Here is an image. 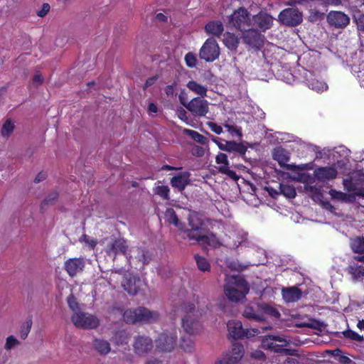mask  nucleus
Wrapping results in <instances>:
<instances>
[{"mask_svg":"<svg viewBox=\"0 0 364 364\" xmlns=\"http://www.w3.org/2000/svg\"><path fill=\"white\" fill-rule=\"evenodd\" d=\"M224 292L232 301H238L244 299L249 292L246 281L240 276H230L225 279Z\"/></svg>","mask_w":364,"mask_h":364,"instance_id":"nucleus-1","label":"nucleus"},{"mask_svg":"<svg viewBox=\"0 0 364 364\" xmlns=\"http://www.w3.org/2000/svg\"><path fill=\"white\" fill-rule=\"evenodd\" d=\"M123 316L124 321L127 323H151L156 321L159 316L156 311H151L144 307L127 310Z\"/></svg>","mask_w":364,"mask_h":364,"instance_id":"nucleus-2","label":"nucleus"},{"mask_svg":"<svg viewBox=\"0 0 364 364\" xmlns=\"http://www.w3.org/2000/svg\"><path fill=\"white\" fill-rule=\"evenodd\" d=\"M252 25V21L250 18L247 11L243 8H240L228 16L226 26L228 28H235L241 32L250 29Z\"/></svg>","mask_w":364,"mask_h":364,"instance_id":"nucleus-3","label":"nucleus"},{"mask_svg":"<svg viewBox=\"0 0 364 364\" xmlns=\"http://www.w3.org/2000/svg\"><path fill=\"white\" fill-rule=\"evenodd\" d=\"M364 173L360 171H353L348 175L343 181L344 188L355 195L364 197Z\"/></svg>","mask_w":364,"mask_h":364,"instance_id":"nucleus-4","label":"nucleus"},{"mask_svg":"<svg viewBox=\"0 0 364 364\" xmlns=\"http://www.w3.org/2000/svg\"><path fill=\"white\" fill-rule=\"evenodd\" d=\"M291 341L285 336H268L262 340V347L277 353L287 354L289 351L284 347L289 346Z\"/></svg>","mask_w":364,"mask_h":364,"instance_id":"nucleus-5","label":"nucleus"},{"mask_svg":"<svg viewBox=\"0 0 364 364\" xmlns=\"http://www.w3.org/2000/svg\"><path fill=\"white\" fill-rule=\"evenodd\" d=\"M220 53V47L216 40L210 38L205 41L200 48L199 57L206 62H213L218 58Z\"/></svg>","mask_w":364,"mask_h":364,"instance_id":"nucleus-6","label":"nucleus"},{"mask_svg":"<svg viewBox=\"0 0 364 364\" xmlns=\"http://www.w3.org/2000/svg\"><path fill=\"white\" fill-rule=\"evenodd\" d=\"M180 100L183 105L195 116L205 117L209 112V103L203 97H194L187 103L182 97H180Z\"/></svg>","mask_w":364,"mask_h":364,"instance_id":"nucleus-7","label":"nucleus"},{"mask_svg":"<svg viewBox=\"0 0 364 364\" xmlns=\"http://www.w3.org/2000/svg\"><path fill=\"white\" fill-rule=\"evenodd\" d=\"M279 21L287 26H296L303 21L302 13L296 8H287L282 10L279 16Z\"/></svg>","mask_w":364,"mask_h":364,"instance_id":"nucleus-8","label":"nucleus"},{"mask_svg":"<svg viewBox=\"0 0 364 364\" xmlns=\"http://www.w3.org/2000/svg\"><path fill=\"white\" fill-rule=\"evenodd\" d=\"M73 324L81 328H95L100 324L97 317L84 312H75L71 317Z\"/></svg>","mask_w":364,"mask_h":364,"instance_id":"nucleus-9","label":"nucleus"},{"mask_svg":"<svg viewBox=\"0 0 364 364\" xmlns=\"http://www.w3.org/2000/svg\"><path fill=\"white\" fill-rule=\"evenodd\" d=\"M188 240L193 243H198L201 245H208L213 248H216L224 245L223 240L220 241L212 233H206L205 230L203 232L198 234L189 233Z\"/></svg>","mask_w":364,"mask_h":364,"instance_id":"nucleus-10","label":"nucleus"},{"mask_svg":"<svg viewBox=\"0 0 364 364\" xmlns=\"http://www.w3.org/2000/svg\"><path fill=\"white\" fill-rule=\"evenodd\" d=\"M188 224L191 227L190 230H184L183 238L188 239L189 233L198 234L203 232L205 225V222L203 217L196 212H191L188 215Z\"/></svg>","mask_w":364,"mask_h":364,"instance_id":"nucleus-11","label":"nucleus"},{"mask_svg":"<svg viewBox=\"0 0 364 364\" xmlns=\"http://www.w3.org/2000/svg\"><path fill=\"white\" fill-rule=\"evenodd\" d=\"M228 239L223 240L224 245L230 248H237L240 246H247L250 242L247 237V233L242 230L230 232Z\"/></svg>","mask_w":364,"mask_h":364,"instance_id":"nucleus-12","label":"nucleus"},{"mask_svg":"<svg viewBox=\"0 0 364 364\" xmlns=\"http://www.w3.org/2000/svg\"><path fill=\"white\" fill-rule=\"evenodd\" d=\"M338 171L336 164L326 166H320L314 169V178L320 182H326L337 177Z\"/></svg>","mask_w":364,"mask_h":364,"instance_id":"nucleus-13","label":"nucleus"},{"mask_svg":"<svg viewBox=\"0 0 364 364\" xmlns=\"http://www.w3.org/2000/svg\"><path fill=\"white\" fill-rule=\"evenodd\" d=\"M303 75L307 86L317 92L326 91L328 88L327 84L319 79L316 75L309 70H304Z\"/></svg>","mask_w":364,"mask_h":364,"instance_id":"nucleus-14","label":"nucleus"},{"mask_svg":"<svg viewBox=\"0 0 364 364\" xmlns=\"http://www.w3.org/2000/svg\"><path fill=\"white\" fill-rule=\"evenodd\" d=\"M176 338V330L161 333L156 340V347L161 350L170 351L175 346Z\"/></svg>","mask_w":364,"mask_h":364,"instance_id":"nucleus-15","label":"nucleus"},{"mask_svg":"<svg viewBox=\"0 0 364 364\" xmlns=\"http://www.w3.org/2000/svg\"><path fill=\"white\" fill-rule=\"evenodd\" d=\"M213 141L217 144L220 150L228 152H236L240 154H245L247 147L242 143H237L234 141H226L218 138H213Z\"/></svg>","mask_w":364,"mask_h":364,"instance_id":"nucleus-16","label":"nucleus"},{"mask_svg":"<svg viewBox=\"0 0 364 364\" xmlns=\"http://www.w3.org/2000/svg\"><path fill=\"white\" fill-rule=\"evenodd\" d=\"M274 158L276 159L281 166L285 167L287 170L302 171L305 170L308 167V164H301L299 166H295L293 164H286V162L289 161L290 159L289 153L283 149H277L275 150L274 154Z\"/></svg>","mask_w":364,"mask_h":364,"instance_id":"nucleus-17","label":"nucleus"},{"mask_svg":"<svg viewBox=\"0 0 364 364\" xmlns=\"http://www.w3.org/2000/svg\"><path fill=\"white\" fill-rule=\"evenodd\" d=\"M327 22L336 28H343L350 23L349 16L341 11H331L326 16Z\"/></svg>","mask_w":364,"mask_h":364,"instance_id":"nucleus-18","label":"nucleus"},{"mask_svg":"<svg viewBox=\"0 0 364 364\" xmlns=\"http://www.w3.org/2000/svg\"><path fill=\"white\" fill-rule=\"evenodd\" d=\"M85 266L83 258H70L65 262L64 268L70 277H75L82 272Z\"/></svg>","mask_w":364,"mask_h":364,"instance_id":"nucleus-19","label":"nucleus"},{"mask_svg":"<svg viewBox=\"0 0 364 364\" xmlns=\"http://www.w3.org/2000/svg\"><path fill=\"white\" fill-rule=\"evenodd\" d=\"M127 248V242L124 239L111 238L107 243L106 252L109 256L114 257L118 253L125 254Z\"/></svg>","mask_w":364,"mask_h":364,"instance_id":"nucleus-20","label":"nucleus"},{"mask_svg":"<svg viewBox=\"0 0 364 364\" xmlns=\"http://www.w3.org/2000/svg\"><path fill=\"white\" fill-rule=\"evenodd\" d=\"M252 21L254 27L259 31H264L272 26L273 19L269 14L260 13L253 16Z\"/></svg>","mask_w":364,"mask_h":364,"instance_id":"nucleus-21","label":"nucleus"},{"mask_svg":"<svg viewBox=\"0 0 364 364\" xmlns=\"http://www.w3.org/2000/svg\"><path fill=\"white\" fill-rule=\"evenodd\" d=\"M257 30V29L252 25L250 29L242 31V38L245 43L253 47L259 46L262 37Z\"/></svg>","mask_w":364,"mask_h":364,"instance_id":"nucleus-22","label":"nucleus"},{"mask_svg":"<svg viewBox=\"0 0 364 364\" xmlns=\"http://www.w3.org/2000/svg\"><path fill=\"white\" fill-rule=\"evenodd\" d=\"M182 326L188 334H195L200 331V324L193 314L187 313L182 319Z\"/></svg>","mask_w":364,"mask_h":364,"instance_id":"nucleus-23","label":"nucleus"},{"mask_svg":"<svg viewBox=\"0 0 364 364\" xmlns=\"http://www.w3.org/2000/svg\"><path fill=\"white\" fill-rule=\"evenodd\" d=\"M140 283L141 281L139 279L132 274H128L124 278L122 285L129 294L134 295L139 289Z\"/></svg>","mask_w":364,"mask_h":364,"instance_id":"nucleus-24","label":"nucleus"},{"mask_svg":"<svg viewBox=\"0 0 364 364\" xmlns=\"http://www.w3.org/2000/svg\"><path fill=\"white\" fill-rule=\"evenodd\" d=\"M244 355L243 346L239 343L232 345L231 350L226 355L225 362L226 364H235Z\"/></svg>","mask_w":364,"mask_h":364,"instance_id":"nucleus-25","label":"nucleus"},{"mask_svg":"<svg viewBox=\"0 0 364 364\" xmlns=\"http://www.w3.org/2000/svg\"><path fill=\"white\" fill-rule=\"evenodd\" d=\"M190 182V173L188 171L181 172L171 179L172 187L182 191Z\"/></svg>","mask_w":364,"mask_h":364,"instance_id":"nucleus-26","label":"nucleus"},{"mask_svg":"<svg viewBox=\"0 0 364 364\" xmlns=\"http://www.w3.org/2000/svg\"><path fill=\"white\" fill-rule=\"evenodd\" d=\"M135 351L137 354L141 355L147 353L153 347L151 340L146 336H138L134 344Z\"/></svg>","mask_w":364,"mask_h":364,"instance_id":"nucleus-27","label":"nucleus"},{"mask_svg":"<svg viewBox=\"0 0 364 364\" xmlns=\"http://www.w3.org/2000/svg\"><path fill=\"white\" fill-rule=\"evenodd\" d=\"M228 334L234 339H240L243 338L245 329L242 328V323L239 321H229L228 324Z\"/></svg>","mask_w":364,"mask_h":364,"instance_id":"nucleus-28","label":"nucleus"},{"mask_svg":"<svg viewBox=\"0 0 364 364\" xmlns=\"http://www.w3.org/2000/svg\"><path fill=\"white\" fill-rule=\"evenodd\" d=\"M257 307L259 312L264 315V320L267 317L278 318L280 316L278 309L272 304L261 302L257 304Z\"/></svg>","mask_w":364,"mask_h":364,"instance_id":"nucleus-29","label":"nucleus"},{"mask_svg":"<svg viewBox=\"0 0 364 364\" xmlns=\"http://www.w3.org/2000/svg\"><path fill=\"white\" fill-rule=\"evenodd\" d=\"M282 296L287 302H295L301 296V291L296 287L282 289Z\"/></svg>","mask_w":364,"mask_h":364,"instance_id":"nucleus-30","label":"nucleus"},{"mask_svg":"<svg viewBox=\"0 0 364 364\" xmlns=\"http://www.w3.org/2000/svg\"><path fill=\"white\" fill-rule=\"evenodd\" d=\"M243 315L245 317L255 320V321H262L264 320V315L259 312L258 309L257 304L255 306H248L245 308Z\"/></svg>","mask_w":364,"mask_h":364,"instance_id":"nucleus-31","label":"nucleus"},{"mask_svg":"<svg viewBox=\"0 0 364 364\" xmlns=\"http://www.w3.org/2000/svg\"><path fill=\"white\" fill-rule=\"evenodd\" d=\"M92 345L95 350L102 355H106L111 350L109 343L103 338H95Z\"/></svg>","mask_w":364,"mask_h":364,"instance_id":"nucleus-32","label":"nucleus"},{"mask_svg":"<svg viewBox=\"0 0 364 364\" xmlns=\"http://www.w3.org/2000/svg\"><path fill=\"white\" fill-rule=\"evenodd\" d=\"M205 30L208 34L220 36L223 33L224 28L220 21H210L206 24Z\"/></svg>","mask_w":364,"mask_h":364,"instance_id":"nucleus-33","label":"nucleus"},{"mask_svg":"<svg viewBox=\"0 0 364 364\" xmlns=\"http://www.w3.org/2000/svg\"><path fill=\"white\" fill-rule=\"evenodd\" d=\"M290 177L294 181L306 184L305 188L308 191H313V190L316 189L315 187L309 186V184L313 182V178L309 173H299Z\"/></svg>","mask_w":364,"mask_h":364,"instance_id":"nucleus-34","label":"nucleus"},{"mask_svg":"<svg viewBox=\"0 0 364 364\" xmlns=\"http://www.w3.org/2000/svg\"><path fill=\"white\" fill-rule=\"evenodd\" d=\"M314 151L316 153V159H323L324 161H333L332 149L321 148L319 146H314Z\"/></svg>","mask_w":364,"mask_h":364,"instance_id":"nucleus-35","label":"nucleus"},{"mask_svg":"<svg viewBox=\"0 0 364 364\" xmlns=\"http://www.w3.org/2000/svg\"><path fill=\"white\" fill-rule=\"evenodd\" d=\"M350 151L343 146H340L332 149L333 161L339 163L342 159L349 156Z\"/></svg>","mask_w":364,"mask_h":364,"instance_id":"nucleus-36","label":"nucleus"},{"mask_svg":"<svg viewBox=\"0 0 364 364\" xmlns=\"http://www.w3.org/2000/svg\"><path fill=\"white\" fill-rule=\"evenodd\" d=\"M164 220L166 223L169 224H173L175 227H176L178 230H183V225L179 222L177 215H176L174 210L171 208H168L165 212Z\"/></svg>","mask_w":364,"mask_h":364,"instance_id":"nucleus-37","label":"nucleus"},{"mask_svg":"<svg viewBox=\"0 0 364 364\" xmlns=\"http://www.w3.org/2000/svg\"><path fill=\"white\" fill-rule=\"evenodd\" d=\"M257 252L259 255H263L264 257L261 259H259L257 260H255L252 262L249 263L248 264H246V265H242V264H240L238 263H234L233 264L230 265V267L237 271H242L250 265H257V264H264L265 260H266L264 250L262 249H259Z\"/></svg>","mask_w":364,"mask_h":364,"instance_id":"nucleus-38","label":"nucleus"},{"mask_svg":"<svg viewBox=\"0 0 364 364\" xmlns=\"http://www.w3.org/2000/svg\"><path fill=\"white\" fill-rule=\"evenodd\" d=\"M223 43L230 50H235L239 43V39L234 34L227 32L224 34Z\"/></svg>","mask_w":364,"mask_h":364,"instance_id":"nucleus-39","label":"nucleus"},{"mask_svg":"<svg viewBox=\"0 0 364 364\" xmlns=\"http://www.w3.org/2000/svg\"><path fill=\"white\" fill-rule=\"evenodd\" d=\"M351 248L355 252L364 253V238L356 237L351 240ZM359 261H364V255L358 257Z\"/></svg>","mask_w":364,"mask_h":364,"instance_id":"nucleus-40","label":"nucleus"},{"mask_svg":"<svg viewBox=\"0 0 364 364\" xmlns=\"http://www.w3.org/2000/svg\"><path fill=\"white\" fill-rule=\"evenodd\" d=\"M187 87L195 94L201 96V97L206 96L207 88L196 81H189L187 84Z\"/></svg>","mask_w":364,"mask_h":364,"instance_id":"nucleus-41","label":"nucleus"},{"mask_svg":"<svg viewBox=\"0 0 364 364\" xmlns=\"http://www.w3.org/2000/svg\"><path fill=\"white\" fill-rule=\"evenodd\" d=\"M79 241L82 244L84 247L89 250H93L97 243L95 239H93L85 234L82 235L80 237Z\"/></svg>","mask_w":364,"mask_h":364,"instance_id":"nucleus-42","label":"nucleus"},{"mask_svg":"<svg viewBox=\"0 0 364 364\" xmlns=\"http://www.w3.org/2000/svg\"><path fill=\"white\" fill-rule=\"evenodd\" d=\"M113 341L118 346L127 344L129 342V337L128 333L124 331H120L115 334L112 338Z\"/></svg>","mask_w":364,"mask_h":364,"instance_id":"nucleus-43","label":"nucleus"},{"mask_svg":"<svg viewBox=\"0 0 364 364\" xmlns=\"http://www.w3.org/2000/svg\"><path fill=\"white\" fill-rule=\"evenodd\" d=\"M184 132L188 136H190L194 141L201 144H205L207 142V139L204 136L194 130L185 129Z\"/></svg>","mask_w":364,"mask_h":364,"instance_id":"nucleus-44","label":"nucleus"},{"mask_svg":"<svg viewBox=\"0 0 364 364\" xmlns=\"http://www.w3.org/2000/svg\"><path fill=\"white\" fill-rule=\"evenodd\" d=\"M279 189L281 193L289 198H293L296 196L295 188L292 186L280 184Z\"/></svg>","mask_w":364,"mask_h":364,"instance_id":"nucleus-45","label":"nucleus"},{"mask_svg":"<svg viewBox=\"0 0 364 364\" xmlns=\"http://www.w3.org/2000/svg\"><path fill=\"white\" fill-rule=\"evenodd\" d=\"M196 261L198 268L200 271L207 272L210 269V264L205 258L200 256H196Z\"/></svg>","mask_w":364,"mask_h":364,"instance_id":"nucleus-46","label":"nucleus"},{"mask_svg":"<svg viewBox=\"0 0 364 364\" xmlns=\"http://www.w3.org/2000/svg\"><path fill=\"white\" fill-rule=\"evenodd\" d=\"M14 129V123L9 119L5 122L1 129V134L4 136H9Z\"/></svg>","mask_w":364,"mask_h":364,"instance_id":"nucleus-47","label":"nucleus"},{"mask_svg":"<svg viewBox=\"0 0 364 364\" xmlns=\"http://www.w3.org/2000/svg\"><path fill=\"white\" fill-rule=\"evenodd\" d=\"M224 127L232 136L242 137V130L240 127L228 123L224 124Z\"/></svg>","mask_w":364,"mask_h":364,"instance_id":"nucleus-48","label":"nucleus"},{"mask_svg":"<svg viewBox=\"0 0 364 364\" xmlns=\"http://www.w3.org/2000/svg\"><path fill=\"white\" fill-rule=\"evenodd\" d=\"M218 171L224 174H226L229 177L235 179L237 178V174L234 171H232L229 168V162L226 163V164H219Z\"/></svg>","mask_w":364,"mask_h":364,"instance_id":"nucleus-49","label":"nucleus"},{"mask_svg":"<svg viewBox=\"0 0 364 364\" xmlns=\"http://www.w3.org/2000/svg\"><path fill=\"white\" fill-rule=\"evenodd\" d=\"M329 195L332 198L341 201H348L350 198L348 194L336 190H330Z\"/></svg>","mask_w":364,"mask_h":364,"instance_id":"nucleus-50","label":"nucleus"},{"mask_svg":"<svg viewBox=\"0 0 364 364\" xmlns=\"http://www.w3.org/2000/svg\"><path fill=\"white\" fill-rule=\"evenodd\" d=\"M154 193L165 199H168L169 188L166 186H159L155 188Z\"/></svg>","mask_w":364,"mask_h":364,"instance_id":"nucleus-51","label":"nucleus"},{"mask_svg":"<svg viewBox=\"0 0 364 364\" xmlns=\"http://www.w3.org/2000/svg\"><path fill=\"white\" fill-rule=\"evenodd\" d=\"M18 341L14 336H10L6 338L4 348L6 350H9L18 346Z\"/></svg>","mask_w":364,"mask_h":364,"instance_id":"nucleus-52","label":"nucleus"},{"mask_svg":"<svg viewBox=\"0 0 364 364\" xmlns=\"http://www.w3.org/2000/svg\"><path fill=\"white\" fill-rule=\"evenodd\" d=\"M185 61L186 65L190 68H193L196 65L197 59L196 55L192 53H188L185 55Z\"/></svg>","mask_w":364,"mask_h":364,"instance_id":"nucleus-53","label":"nucleus"},{"mask_svg":"<svg viewBox=\"0 0 364 364\" xmlns=\"http://www.w3.org/2000/svg\"><path fill=\"white\" fill-rule=\"evenodd\" d=\"M344 336L346 338H348L350 339L357 341H363V336L358 334V333L353 331H345Z\"/></svg>","mask_w":364,"mask_h":364,"instance_id":"nucleus-54","label":"nucleus"},{"mask_svg":"<svg viewBox=\"0 0 364 364\" xmlns=\"http://www.w3.org/2000/svg\"><path fill=\"white\" fill-rule=\"evenodd\" d=\"M181 346L185 351L190 352L193 349L194 343L191 339H183Z\"/></svg>","mask_w":364,"mask_h":364,"instance_id":"nucleus-55","label":"nucleus"},{"mask_svg":"<svg viewBox=\"0 0 364 364\" xmlns=\"http://www.w3.org/2000/svg\"><path fill=\"white\" fill-rule=\"evenodd\" d=\"M207 124L209 129L215 134H220L223 132V127L220 125L213 122H209Z\"/></svg>","mask_w":364,"mask_h":364,"instance_id":"nucleus-56","label":"nucleus"},{"mask_svg":"<svg viewBox=\"0 0 364 364\" xmlns=\"http://www.w3.org/2000/svg\"><path fill=\"white\" fill-rule=\"evenodd\" d=\"M351 271L352 274L356 277H360V276L364 275V267L362 266H352Z\"/></svg>","mask_w":364,"mask_h":364,"instance_id":"nucleus-57","label":"nucleus"},{"mask_svg":"<svg viewBox=\"0 0 364 364\" xmlns=\"http://www.w3.org/2000/svg\"><path fill=\"white\" fill-rule=\"evenodd\" d=\"M318 1L320 3L322 6H339L341 4V0H318Z\"/></svg>","mask_w":364,"mask_h":364,"instance_id":"nucleus-58","label":"nucleus"},{"mask_svg":"<svg viewBox=\"0 0 364 364\" xmlns=\"http://www.w3.org/2000/svg\"><path fill=\"white\" fill-rule=\"evenodd\" d=\"M191 153L196 156H203L205 154V149L200 146H194L192 148Z\"/></svg>","mask_w":364,"mask_h":364,"instance_id":"nucleus-59","label":"nucleus"},{"mask_svg":"<svg viewBox=\"0 0 364 364\" xmlns=\"http://www.w3.org/2000/svg\"><path fill=\"white\" fill-rule=\"evenodd\" d=\"M215 161L218 164H226L228 162V156L225 154L220 153L216 156Z\"/></svg>","mask_w":364,"mask_h":364,"instance_id":"nucleus-60","label":"nucleus"},{"mask_svg":"<svg viewBox=\"0 0 364 364\" xmlns=\"http://www.w3.org/2000/svg\"><path fill=\"white\" fill-rule=\"evenodd\" d=\"M68 304L69 307L73 311L77 310L79 308L77 302L75 301V298L72 295L68 298Z\"/></svg>","mask_w":364,"mask_h":364,"instance_id":"nucleus-61","label":"nucleus"},{"mask_svg":"<svg viewBox=\"0 0 364 364\" xmlns=\"http://www.w3.org/2000/svg\"><path fill=\"white\" fill-rule=\"evenodd\" d=\"M259 333V331L257 328L245 329L243 337L250 338Z\"/></svg>","mask_w":364,"mask_h":364,"instance_id":"nucleus-62","label":"nucleus"},{"mask_svg":"<svg viewBox=\"0 0 364 364\" xmlns=\"http://www.w3.org/2000/svg\"><path fill=\"white\" fill-rule=\"evenodd\" d=\"M354 72L357 73V78L359 80L360 85L364 88V69L358 71L354 70Z\"/></svg>","mask_w":364,"mask_h":364,"instance_id":"nucleus-63","label":"nucleus"},{"mask_svg":"<svg viewBox=\"0 0 364 364\" xmlns=\"http://www.w3.org/2000/svg\"><path fill=\"white\" fill-rule=\"evenodd\" d=\"M358 29L364 32V15L360 16L356 19Z\"/></svg>","mask_w":364,"mask_h":364,"instance_id":"nucleus-64","label":"nucleus"}]
</instances>
